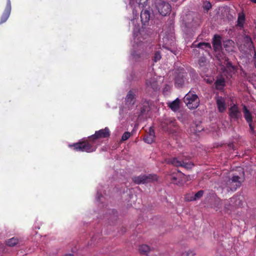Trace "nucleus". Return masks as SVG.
I'll return each instance as SVG.
<instances>
[{"instance_id": "aec40b11", "label": "nucleus", "mask_w": 256, "mask_h": 256, "mask_svg": "<svg viewBox=\"0 0 256 256\" xmlns=\"http://www.w3.org/2000/svg\"><path fill=\"white\" fill-rule=\"evenodd\" d=\"M180 100L177 98L173 102L168 104V106L174 112L178 111L180 108Z\"/></svg>"}, {"instance_id": "a19ab883", "label": "nucleus", "mask_w": 256, "mask_h": 256, "mask_svg": "<svg viewBox=\"0 0 256 256\" xmlns=\"http://www.w3.org/2000/svg\"><path fill=\"white\" fill-rule=\"evenodd\" d=\"M224 81H216V83L218 84H219V85H220V86H223L224 85Z\"/></svg>"}, {"instance_id": "20e7f679", "label": "nucleus", "mask_w": 256, "mask_h": 256, "mask_svg": "<svg viewBox=\"0 0 256 256\" xmlns=\"http://www.w3.org/2000/svg\"><path fill=\"white\" fill-rule=\"evenodd\" d=\"M160 126L164 131L170 134L176 132L178 130L176 120L172 118H164L161 122Z\"/></svg>"}, {"instance_id": "393cba45", "label": "nucleus", "mask_w": 256, "mask_h": 256, "mask_svg": "<svg viewBox=\"0 0 256 256\" xmlns=\"http://www.w3.org/2000/svg\"><path fill=\"white\" fill-rule=\"evenodd\" d=\"M182 160L180 161L178 160L176 158H170L168 160V163L172 164L175 166H181Z\"/></svg>"}, {"instance_id": "6e6552de", "label": "nucleus", "mask_w": 256, "mask_h": 256, "mask_svg": "<svg viewBox=\"0 0 256 256\" xmlns=\"http://www.w3.org/2000/svg\"><path fill=\"white\" fill-rule=\"evenodd\" d=\"M145 84L146 92L150 95L153 94L154 92L159 89L158 81L154 77L146 80Z\"/></svg>"}, {"instance_id": "4c0bfd02", "label": "nucleus", "mask_w": 256, "mask_h": 256, "mask_svg": "<svg viewBox=\"0 0 256 256\" xmlns=\"http://www.w3.org/2000/svg\"><path fill=\"white\" fill-rule=\"evenodd\" d=\"M146 134H148V136H150L151 135H152L154 136H155V133H154V130L152 128H151V127L150 128L148 132Z\"/></svg>"}, {"instance_id": "c03bdc74", "label": "nucleus", "mask_w": 256, "mask_h": 256, "mask_svg": "<svg viewBox=\"0 0 256 256\" xmlns=\"http://www.w3.org/2000/svg\"><path fill=\"white\" fill-rule=\"evenodd\" d=\"M251 2L256 4V0H250Z\"/></svg>"}, {"instance_id": "473e14b6", "label": "nucleus", "mask_w": 256, "mask_h": 256, "mask_svg": "<svg viewBox=\"0 0 256 256\" xmlns=\"http://www.w3.org/2000/svg\"><path fill=\"white\" fill-rule=\"evenodd\" d=\"M224 210L228 212V210H230L232 208V206L230 204V202L228 200L224 201Z\"/></svg>"}, {"instance_id": "c9c22d12", "label": "nucleus", "mask_w": 256, "mask_h": 256, "mask_svg": "<svg viewBox=\"0 0 256 256\" xmlns=\"http://www.w3.org/2000/svg\"><path fill=\"white\" fill-rule=\"evenodd\" d=\"M216 54V57L218 60H224V62H225V58H226L222 52H220V51Z\"/></svg>"}, {"instance_id": "5701e85b", "label": "nucleus", "mask_w": 256, "mask_h": 256, "mask_svg": "<svg viewBox=\"0 0 256 256\" xmlns=\"http://www.w3.org/2000/svg\"><path fill=\"white\" fill-rule=\"evenodd\" d=\"M204 191L200 190L198 191L194 196H191L190 198H188V196L186 198V201H194L200 199L203 196Z\"/></svg>"}, {"instance_id": "1a4fd4ad", "label": "nucleus", "mask_w": 256, "mask_h": 256, "mask_svg": "<svg viewBox=\"0 0 256 256\" xmlns=\"http://www.w3.org/2000/svg\"><path fill=\"white\" fill-rule=\"evenodd\" d=\"M228 114L230 122H238V120L241 118L242 116L240 108L235 104L228 108Z\"/></svg>"}, {"instance_id": "f704fd0d", "label": "nucleus", "mask_w": 256, "mask_h": 256, "mask_svg": "<svg viewBox=\"0 0 256 256\" xmlns=\"http://www.w3.org/2000/svg\"><path fill=\"white\" fill-rule=\"evenodd\" d=\"M130 133L128 132H126L124 133L122 137V141H126V140L130 136Z\"/></svg>"}, {"instance_id": "9b49d317", "label": "nucleus", "mask_w": 256, "mask_h": 256, "mask_svg": "<svg viewBox=\"0 0 256 256\" xmlns=\"http://www.w3.org/2000/svg\"><path fill=\"white\" fill-rule=\"evenodd\" d=\"M242 112L246 122L248 124V126L250 130V132L252 134L255 133L254 123L253 121V116L250 110L246 106H244L242 108Z\"/></svg>"}, {"instance_id": "2f4dec72", "label": "nucleus", "mask_w": 256, "mask_h": 256, "mask_svg": "<svg viewBox=\"0 0 256 256\" xmlns=\"http://www.w3.org/2000/svg\"><path fill=\"white\" fill-rule=\"evenodd\" d=\"M198 63L200 67H204L206 65V59L204 57H200L198 60Z\"/></svg>"}, {"instance_id": "7ed1b4c3", "label": "nucleus", "mask_w": 256, "mask_h": 256, "mask_svg": "<svg viewBox=\"0 0 256 256\" xmlns=\"http://www.w3.org/2000/svg\"><path fill=\"white\" fill-rule=\"evenodd\" d=\"M174 76V85L178 88H183L189 84L188 73L184 68L176 69Z\"/></svg>"}, {"instance_id": "4468645a", "label": "nucleus", "mask_w": 256, "mask_h": 256, "mask_svg": "<svg viewBox=\"0 0 256 256\" xmlns=\"http://www.w3.org/2000/svg\"><path fill=\"white\" fill-rule=\"evenodd\" d=\"M152 14L151 15L149 10L143 9L140 14V18L142 24L146 25V24L149 22L150 18H152Z\"/></svg>"}, {"instance_id": "f3484780", "label": "nucleus", "mask_w": 256, "mask_h": 256, "mask_svg": "<svg viewBox=\"0 0 256 256\" xmlns=\"http://www.w3.org/2000/svg\"><path fill=\"white\" fill-rule=\"evenodd\" d=\"M216 105L220 112H224L226 110L225 100L222 96H218L216 98Z\"/></svg>"}, {"instance_id": "412c9836", "label": "nucleus", "mask_w": 256, "mask_h": 256, "mask_svg": "<svg viewBox=\"0 0 256 256\" xmlns=\"http://www.w3.org/2000/svg\"><path fill=\"white\" fill-rule=\"evenodd\" d=\"M192 47L198 48L204 50L212 48L210 44L208 42H200L198 44H195L194 43L192 44Z\"/></svg>"}, {"instance_id": "49530a36", "label": "nucleus", "mask_w": 256, "mask_h": 256, "mask_svg": "<svg viewBox=\"0 0 256 256\" xmlns=\"http://www.w3.org/2000/svg\"><path fill=\"white\" fill-rule=\"evenodd\" d=\"M172 1L176 2L177 0H172Z\"/></svg>"}, {"instance_id": "f8f14e48", "label": "nucleus", "mask_w": 256, "mask_h": 256, "mask_svg": "<svg viewBox=\"0 0 256 256\" xmlns=\"http://www.w3.org/2000/svg\"><path fill=\"white\" fill-rule=\"evenodd\" d=\"M225 62H224V64L225 66L226 69L228 72V74L232 76L237 71V67L233 66L232 63L229 61L228 58H225Z\"/></svg>"}, {"instance_id": "2eb2a0df", "label": "nucleus", "mask_w": 256, "mask_h": 256, "mask_svg": "<svg viewBox=\"0 0 256 256\" xmlns=\"http://www.w3.org/2000/svg\"><path fill=\"white\" fill-rule=\"evenodd\" d=\"M11 11V4L10 0H8L5 10L1 17L0 24L4 22L8 18Z\"/></svg>"}, {"instance_id": "9d476101", "label": "nucleus", "mask_w": 256, "mask_h": 256, "mask_svg": "<svg viewBox=\"0 0 256 256\" xmlns=\"http://www.w3.org/2000/svg\"><path fill=\"white\" fill-rule=\"evenodd\" d=\"M150 110V102L143 99L141 104L137 108L136 116H137L138 118H140L141 116L146 115Z\"/></svg>"}, {"instance_id": "423d86ee", "label": "nucleus", "mask_w": 256, "mask_h": 256, "mask_svg": "<svg viewBox=\"0 0 256 256\" xmlns=\"http://www.w3.org/2000/svg\"><path fill=\"white\" fill-rule=\"evenodd\" d=\"M132 180L136 184H144L156 181L158 178L156 174H149L148 175L144 174L133 176Z\"/></svg>"}, {"instance_id": "6ab92c4d", "label": "nucleus", "mask_w": 256, "mask_h": 256, "mask_svg": "<svg viewBox=\"0 0 256 256\" xmlns=\"http://www.w3.org/2000/svg\"><path fill=\"white\" fill-rule=\"evenodd\" d=\"M135 97L134 92L132 90H130L126 98V104L130 106L133 105L134 104Z\"/></svg>"}, {"instance_id": "39448f33", "label": "nucleus", "mask_w": 256, "mask_h": 256, "mask_svg": "<svg viewBox=\"0 0 256 256\" xmlns=\"http://www.w3.org/2000/svg\"><path fill=\"white\" fill-rule=\"evenodd\" d=\"M184 101L187 106L191 110L196 108L200 104V99L198 96L191 91L184 96Z\"/></svg>"}, {"instance_id": "a878e982", "label": "nucleus", "mask_w": 256, "mask_h": 256, "mask_svg": "<svg viewBox=\"0 0 256 256\" xmlns=\"http://www.w3.org/2000/svg\"><path fill=\"white\" fill-rule=\"evenodd\" d=\"M18 242V240L15 238H12L10 239H8L6 242V244L9 246H15Z\"/></svg>"}, {"instance_id": "ea45409f", "label": "nucleus", "mask_w": 256, "mask_h": 256, "mask_svg": "<svg viewBox=\"0 0 256 256\" xmlns=\"http://www.w3.org/2000/svg\"><path fill=\"white\" fill-rule=\"evenodd\" d=\"M245 40L246 42H250V43L252 44V38H251L248 36H246V37H245Z\"/></svg>"}, {"instance_id": "e433bc0d", "label": "nucleus", "mask_w": 256, "mask_h": 256, "mask_svg": "<svg viewBox=\"0 0 256 256\" xmlns=\"http://www.w3.org/2000/svg\"><path fill=\"white\" fill-rule=\"evenodd\" d=\"M195 253L193 251L188 250L182 253V256H194Z\"/></svg>"}, {"instance_id": "c756f323", "label": "nucleus", "mask_w": 256, "mask_h": 256, "mask_svg": "<svg viewBox=\"0 0 256 256\" xmlns=\"http://www.w3.org/2000/svg\"><path fill=\"white\" fill-rule=\"evenodd\" d=\"M178 178L174 176H172L171 178V180L172 182L179 186H183L184 184V182H183L182 179H179L178 180H177Z\"/></svg>"}, {"instance_id": "4be33fe9", "label": "nucleus", "mask_w": 256, "mask_h": 256, "mask_svg": "<svg viewBox=\"0 0 256 256\" xmlns=\"http://www.w3.org/2000/svg\"><path fill=\"white\" fill-rule=\"evenodd\" d=\"M132 56L136 60H138L140 59H144L148 56V54L146 52L140 53L136 51L133 52Z\"/></svg>"}, {"instance_id": "79ce46f5", "label": "nucleus", "mask_w": 256, "mask_h": 256, "mask_svg": "<svg viewBox=\"0 0 256 256\" xmlns=\"http://www.w3.org/2000/svg\"><path fill=\"white\" fill-rule=\"evenodd\" d=\"M228 146H229L230 148H232L233 146V144H232H232H228Z\"/></svg>"}, {"instance_id": "37998d69", "label": "nucleus", "mask_w": 256, "mask_h": 256, "mask_svg": "<svg viewBox=\"0 0 256 256\" xmlns=\"http://www.w3.org/2000/svg\"><path fill=\"white\" fill-rule=\"evenodd\" d=\"M64 256H74V255L72 254H66Z\"/></svg>"}, {"instance_id": "0eeeda50", "label": "nucleus", "mask_w": 256, "mask_h": 256, "mask_svg": "<svg viewBox=\"0 0 256 256\" xmlns=\"http://www.w3.org/2000/svg\"><path fill=\"white\" fill-rule=\"evenodd\" d=\"M155 6L160 14L162 16L170 14L172 10L170 5L163 0H156Z\"/></svg>"}, {"instance_id": "bb28decb", "label": "nucleus", "mask_w": 256, "mask_h": 256, "mask_svg": "<svg viewBox=\"0 0 256 256\" xmlns=\"http://www.w3.org/2000/svg\"><path fill=\"white\" fill-rule=\"evenodd\" d=\"M150 250V247L146 244H142L139 248V251L141 254H147Z\"/></svg>"}, {"instance_id": "72a5a7b5", "label": "nucleus", "mask_w": 256, "mask_h": 256, "mask_svg": "<svg viewBox=\"0 0 256 256\" xmlns=\"http://www.w3.org/2000/svg\"><path fill=\"white\" fill-rule=\"evenodd\" d=\"M160 58H161V55H160V52H158V51L154 53V54L152 58V60L154 62H156L158 60H159Z\"/></svg>"}, {"instance_id": "c85d7f7f", "label": "nucleus", "mask_w": 256, "mask_h": 256, "mask_svg": "<svg viewBox=\"0 0 256 256\" xmlns=\"http://www.w3.org/2000/svg\"><path fill=\"white\" fill-rule=\"evenodd\" d=\"M155 138H156V136H154L152 135H151L150 136H148V134H146L144 136L143 140L144 141V142L150 144L154 142Z\"/></svg>"}, {"instance_id": "a211bd4d", "label": "nucleus", "mask_w": 256, "mask_h": 256, "mask_svg": "<svg viewBox=\"0 0 256 256\" xmlns=\"http://www.w3.org/2000/svg\"><path fill=\"white\" fill-rule=\"evenodd\" d=\"M223 46L225 50L228 52H234L235 48L234 42L231 40L224 41Z\"/></svg>"}, {"instance_id": "cd10ccee", "label": "nucleus", "mask_w": 256, "mask_h": 256, "mask_svg": "<svg viewBox=\"0 0 256 256\" xmlns=\"http://www.w3.org/2000/svg\"><path fill=\"white\" fill-rule=\"evenodd\" d=\"M202 6L204 11L206 12H208L212 7L211 3L207 0L203 1Z\"/></svg>"}, {"instance_id": "f03ea898", "label": "nucleus", "mask_w": 256, "mask_h": 256, "mask_svg": "<svg viewBox=\"0 0 256 256\" xmlns=\"http://www.w3.org/2000/svg\"><path fill=\"white\" fill-rule=\"evenodd\" d=\"M245 180V174L242 168H240L223 178L222 186L226 188L228 192H234L240 188Z\"/></svg>"}, {"instance_id": "f257e3e1", "label": "nucleus", "mask_w": 256, "mask_h": 256, "mask_svg": "<svg viewBox=\"0 0 256 256\" xmlns=\"http://www.w3.org/2000/svg\"><path fill=\"white\" fill-rule=\"evenodd\" d=\"M110 133L108 128L96 131L94 135L90 136L88 139L86 140L70 144V147H74L77 151L91 152H94L96 148V140L100 138H106L109 137Z\"/></svg>"}, {"instance_id": "7c9ffc66", "label": "nucleus", "mask_w": 256, "mask_h": 256, "mask_svg": "<svg viewBox=\"0 0 256 256\" xmlns=\"http://www.w3.org/2000/svg\"><path fill=\"white\" fill-rule=\"evenodd\" d=\"M194 166V164L192 162H185L182 160V166L187 170L191 169Z\"/></svg>"}, {"instance_id": "58836bf2", "label": "nucleus", "mask_w": 256, "mask_h": 256, "mask_svg": "<svg viewBox=\"0 0 256 256\" xmlns=\"http://www.w3.org/2000/svg\"><path fill=\"white\" fill-rule=\"evenodd\" d=\"M190 75L193 78L196 76V73L194 69H191L190 71Z\"/></svg>"}, {"instance_id": "a18cd8bd", "label": "nucleus", "mask_w": 256, "mask_h": 256, "mask_svg": "<svg viewBox=\"0 0 256 256\" xmlns=\"http://www.w3.org/2000/svg\"><path fill=\"white\" fill-rule=\"evenodd\" d=\"M187 196H188V198H191V196H190V195H189V194H187V195L186 196V198Z\"/></svg>"}, {"instance_id": "b1692460", "label": "nucleus", "mask_w": 256, "mask_h": 256, "mask_svg": "<svg viewBox=\"0 0 256 256\" xmlns=\"http://www.w3.org/2000/svg\"><path fill=\"white\" fill-rule=\"evenodd\" d=\"M244 22L245 14L243 12L240 13L238 14V18L237 20V26L240 28H243Z\"/></svg>"}, {"instance_id": "ddd939ff", "label": "nucleus", "mask_w": 256, "mask_h": 256, "mask_svg": "<svg viewBox=\"0 0 256 256\" xmlns=\"http://www.w3.org/2000/svg\"><path fill=\"white\" fill-rule=\"evenodd\" d=\"M212 44L215 52L220 51L222 48V37L218 34L214 35Z\"/></svg>"}, {"instance_id": "dca6fc26", "label": "nucleus", "mask_w": 256, "mask_h": 256, "mask_svg": "<svg viewBox=\"0 0 256 256\" xmlns=\"http://www.w3.org/2000/svg\"><path fill=\"white\" fill-rule=\"evenodd\" d=\"M186 25L188 28H192L197 24V22L195 20L193 14H189L186 16Z\"/></svg>"}]
</instances>
